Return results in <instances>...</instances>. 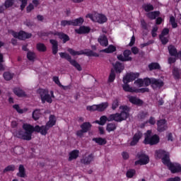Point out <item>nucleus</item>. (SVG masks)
I'll return each instance as SVG.
<instances>
[{
    "instance_id": "nucleus-1",
    "label": "nucleus",
    "mask_w": 181,
    "mask_h": 181,
    "mask_svg": "<svg viewBox=\"0 0 181 181\" xmlns=\"http://www.w3.org/2000/svg\"><path fill=\"white\" fill-rule=\"evenodd\" d=\"M54 125H56V117L51 115L49 117V121L47 122L45 126L40 127L37 125L33 127L30 124H24L23 125V129L25 132L20 130L16 133V136L21 139H24L25 141H30V139H32V134H33V132H40L41 135H46L49 129L54 127Z\"/></svg>"
},
{
    "instance_id": "nucleus-2",
    "label": "nucleus",
    "mask_w": 181,
    "mask_h": 181,
    "mask_svg": "<svg viewBox=\"0 0 181 181\" xmlns=\"http://www.w3.org/2000/svg\"><path fill=\"white\" fill-rule=\"evenodd\" d=\"M120 114L116 113L110 115L107 118L106 116H102L99 120H96L95 124H99V125H105L107 121H116L117 122H121V121H124L128 117H129V107L128 106H120L119 107Z\"/></svg>"
},
{
    "instance_id": "nucleus-3",
    "label": "nucleus",
    "mask_w": 181,
    "mask_h": 181,
    "mask_svg": "<svg viewBox=\"0 0 181 181\" xmlns=\"http://www.w3.org/2000/svg\"><path fill=\"white\" fill-rule=\"evenodd\" d=\"M156 156L159 158H162L163 163L168 166L172 173H178V172H181V166L179 163H170L169 153L163 150H158L156 151Z\"/></svg>"
},
{
    "instance_id": "nucleus-4",
    "label": "nucleus",
    "mask_w": 181,
    "mask_h": 181,
    "mask_svg": "<svg viewBox=\"0 0 181 181\" xmlns=\"http://www.w3.org/2000/svg\"><path fill=\"white\" fill-rule=\"evenodd\" d=\"M134 84H136L137 87H148V86L151 84L153 88H156L157 87H163V81H162V80L156 79L153 78H146L144 79H137L136 81H134Z\"/></svg>"
},
{
    "instance_id": "nucleus-5",
    "label": "nucleus",
    "mask_w": 181,
    "mask_h": 181,
    "mask_svg": "<svg viewBox=\"0 0 181 181\" xmlns=\"http://www.w3.org/2000/svg\"><path fill=\"white\" fill-rule=\"evenodd\" d=\"M38 94L40 95L42 103H48L52 104L53 99L54 98V93L53 90L49 91L47 89H39L37 90Z\"/></svg>"
},
{
    "instance_id": "nucleus-6",
    "label": "nucleus",
    "mask_w": 181,
    "mask_h": 181,
    "mask_svg": "<svg viewBox=\"0 0 181 181\" xmlns=\"http://www.w3.org/2000/svg\"><path fill=\"white\" fill-rule=\"evenodd\" d=\"M144 144L145 145H156V144H159V136L154 134L152 136V131L151 130H148L145 134H144Z\"/></svg>"
},
{
    "instance_id": "nucleus-7",
    "label": "nucleus",
    "mask_w": 181,
    "mask_h": 181,
    "mask_svg": "<svg viewBox=\"0 0 181 181\" xmlns=\"http://www.w3.org/2000/svg\"><path fill=\"white\" fill-rule=\"evenodd\" d=\"M86 18H89L92 22H97L98 23H105V22L107 21V16H105V15L98 13L87 14Z\"/></svg>"
},
{
    "instance_id": "nucleus-8",
    "label": "nucleus",
    "mask_w": 181,
    "mask_h": 181,
    "mask_svg": "<svg viewBox=\"0 0 181 181\" xmlns=\"http://www.w3.org/2000/svg\"><path fill=\"white\" fill-rule=\"evenodd\" d=\"M68 52L72 56H80L81 54H86V56H91L93 57H98V56H100V54L91 51L90 49H85V50H81V51L77 52L71 48H69Z\"/></svg>"
},
{
    "instance_id": "nucleus-9",
    "label": "nucleus",
    "mask_w": 181,
    "mask_h": 181,
    "mask_svg": "<svg viewBox=\"0 0 181 181\" xmlns=\"http://www.w3.org/2000/svg\"><path fill=\"white\" fill-rule=\"evenodd\" d=\"M84 23V18L80 17L75 20L66 21L64 20L61 22L62 26H80Z\"/></svg>"
},
{
    "instance_id": "nucleus-10",
    "label": "nucleus",
    "mask_w": 181,
    "mask_h": 181,
    "mask_svg": "<svg viewBox=\"0 0 181 181\" xmlns=\"http://www.w3.org/2000/svg\"><path fill=\"white\" fill-rule=\"evenodd\" d=\"M11 35L16 37V39H19L20 40H26V39H30L32 37V34L29 33H26L25 31H20L18 33L15 31H10Z\"/></svg>"
},
{
    "instance_id": "nucleus-11",
    "label": "nucleus",
    "mask_w": 181,
    "mask_h": 181,
    "mask_svg": "<svg viewBox=\"0 0 181 181\" xmlns=\"http://www.w3.org/2000/svg\"><path fill=\"white\" fill-rule=\"evenodd\" d=\"M59 56L60 57H62V59H66V60H68V62H69V63H71V64L74 66V67H76V69H77L78 71H81V66L78 64V63H77V62H76V60L71 59V57L69 55V54L60 52Z\"/></svg>"
},
{
    "instance_id": "nucleus-12",
    "label": "nucleus",
    "mask_w": 181,
    "mask_h": 181,
    "mask_svg": "<svg viewBox=\"0 0 181 181\" xmlns=\"http://www.w3.org/2000/svg\"><path fill=\"white\" fill-rule=\"evenodd\" d=\"M139 160L135 161V165H143L149 163V157L144 153L137 155Z\"/></svg>"
},
{
    "instance_id": "nucleus-13",
    "label": "nucleus",
    "mask_w": 181,
    "mask_h": 181,
    "mask_svg": "<svg viewBox=\"0 0 181 181\" xmlns=\"http://www.w3.org/2000/svg\"><path fill=\"white\" fill-rule=\"evenodd\" d=\"M139 77V74L138 73H129L123 78V83H131Z\"/></svg>"
},
{
    "instance_id": "nucleus-14",
    "label": "nucleus",
    "mask_w": 181,
    "mask_h": 181,
    "mask_svg": "<svg viewBox=\"0 0 181 181\" xmlns=\"http://www.w3.org/2000/svg\"><path fill=\"white\" fill-rule=\"evenodd\" d=\"M168 35H169V29L165 28L163 30L161 35H160V40H161L163 45H166L169 42L168 39Z\"/></svg>"
},
{
    "instance_id": "nucleus-15",
    "label": "nucleus",
    "mask_w": 181,
    "mask_h": 181,
    "mask_svg": "<svg viewBox=\"0 0 181 181\" xmlns=\"http://www.w3.org/2000/svg\"><path fill=\"white\" fill-rule=\"evenodd\" d=\"M158 132H163L168 129V124H166V120L160 119L157 122Z\"/></svg>"
},
{
    "instance_id": "nucleus-16",
    "label": "nucleus",
    "mask_w": 181,
    "mask_h": 181,
    "mask_svg": "<svg viewBox=\"0 0 181 181\" xmlns=\"http://www.w3.org/2000/svg\"><path fill=\"white\" fill-rule=\"evenodd\" d=\"M127 98L132 104H134L135 105H142L144 104V101L132 95H127Z\"/></svg>"
},
{
    "instance_id": "nucleus-17",
    "label": "nucleus",
    "mask_w": 181,
    "mask_h": 181,
    "mask_svg": "<svg viewBox=\"0 0 181 181\" xmlns=\"http://www.w3.org/2000/svg\"><path fill=\"white\" fill-rule=\"evenodd\" d=\"M141 138H142V133H141L140 132H138L134 134L133 139L130 143V145L132 146H135L136 144H138V142H139V139H141Z\"/></svg>"
},
{
    "instance_id": "nucleus-18",
    "label": "nucleus",
    "mask_w": 181,
    "mask_h": 181,
    "mask_svg": "<svg viewBox=\"0 0 181 181\" xmlns=\"http://www.w3.org/2000/svg\"><path fill=\"white\" fill-rule=\"evenodd\" d=\"M91 30L90 27L87 26H81L78 29H76L75 32L78 35H83V33H89Z\"/></svg>"
},
{
    "instance_id": "nucleus-19",
    "label": "nucleus",
    "mask_w": 181,
    "mask_h": 181,
    "mask_svg": "<svg viewBox=\"0 0 181 181\" xmlns=\"http://www.w3.org/2000/svg\"><path fill=\"white\" fill-rule=\"evenodd\" d=\"M78 155H80V151L78 150H74L71 151L69 154L68 160L71 162V160H74V159H77L78 158Z\"/></svg>"
},
{
    "instance_id": "nucleus-20",
    "label": "nucleus",
    "mask_w": 181,
    "mask_h": 181,
    "mask_svg": "<svg viewBox=\"0 0 181 181\" xmlns=\"http://www.w3.org/2000/svg\"><path fill=\"white\" fill-rule=\"evenodd\" d=\"M54 35V36H58L59 39L63 40L64 43H66V42H69L70 40V38L68 37V35L63 33H55Z\"/></svg>"
},
{
    "instance_id": "nucleus-21",
    "label": "nucleus",
    "mask_w": 181,
    "mask_h": 181,
    "mask_svg": "<svg viewBox=\"0 0 181 181\" xmlns=\"http://www.w3.org/2000/svg\"><path fill=\"white\" fill-rule=\"evenodd\" d=\"M93 160H94V156H93V154H90L89 156L84 157L81 160V163H84V165H88V164L91 163V162H93Z\"/></svg>"
},
{
    "instance_id": "nucleus-22",
    "label": "nucleus",
    "mask_w": 181,
    "mask_h": 181,
    "mask_svg": "<svg viewBox=\"0 0 181 181\" xmlns=\"http://www.w3.org/2000/svg\"><path fill=\"white\" fill-rule=\"evenodd\" d=\"M98 42L100 43V45H101V46H108V39L107 38V37H105V35H101L100 37H99Z\"/></svg>"
},
{
    "instance_id": "nucleus-23",
    "label": "nucleus",
    "mask_w": 181,
    "mask_h": 181,
    "mask_svg": "<svg viewBox=\"0 0 181 181\" xmlns=\"http://www.w3.org/2000/svg\"><path fill=\"white\" fill-rule=\"evenodd\" d=\"M91 127H92V125H91V123H90V122H84L83 124H82L81 125V129L85 133L88 132V131H90V129H91Z\"/></svg>"
},
{
    "instance_id": "nucleus-24",
    "label": "nucleus",
    "mask_w": 181,
    "mask_h": 181,
    "mask_svg": "<svg viewBox=\"0 0 181 181\" xmlns=\"http://www.w3.org/2000/svg\"><path fill=\"white\" fill-rule=\"evenodd\" d=\"M124 84L122 85V88L124 91H127L128 93H135V90L136 88H132L131 86H129V85L128 84V83H124Z\"/></svg>"
},
{
    "instance_id": "nucleus-25",
    "label": "nucleus",
    "mask_w": 181,
    "mask_h": 181,
    "mask_svg": "<svg viewBox=\"0 0 181 181\" xmlns=\"http://www.w3.org/2000/svg\"><path fill=\"white\" fill-rule=\"evenodd\" d=\"M107 107H108V103L107 102L102 103L99 105H97L98 111H99L100 112L105 111V110H107Z\"/></svg>"
},
{
    "instance_id": "nucleus-26",
    "label": "nucleus",
    "mask_w": 181,
    "mask_h": 181,
    "mask_svg": "<svg viewBox=\"0 0 181 181\" xmlns=\"http://www.w3.org/2000/svg\"><path fill=\"white\" fill-rule=\"evenodd\" d=\"M50 43L52 45V53L57 54L58 52L57 41L54 40H50Z\"/></svg>"
},
{
    "instance_id": "nucleus-27",
    "label": "nucleus",
    "mask_w": 181,
    "mask_h": 181,
    "mask_svg": "<svg viewBox=\"0 0 181 181\" xmlns=\"http://www.w3.org/2000/svg\"><path fill=\"white\" fill-rule=\"evenodd\" d=\"M113 66L116 73H121V71L124 70V65L119 62H116V64Z\"/></svg>"
},
{
    "instance_id": "nucleus-28",
    "label": "nucleus",
    "mask_w": 181,
    "mask_h": 181,
    "mask_svg": "<svg viewBox=\"0 0 181 181\" xmlns=\"http://www.w3.org/2000/svg\"><path fill=\"white\" fill-rule=\"evenodd\" d=\"M18 173H17V175L20 177H25L26 176V173L25 172V167H23V165H21L18 168Z\"/></svg>"
},
{
    "instance_id": "nucleus-29",
    "label": "nucleus",
    "mask_w": 181,
    "mask_h": 181,
    "mask_svg": "<svg viewBox=\"0 0 181 181\" xmlns=\"http://www.w3.org/2000/svg\"><path fill=\"white\" fill-rule=\"evenodd\" d=\"M42 116V112H40V110H35L33 112V118L35 119V121H37L39 118Z\"/></svg>"
},
{
    "instance_id": "nucleus-30",
    "label": "nucleus",
    "mask_w": 181,
    "mask_h": 181,
    "mask_svg": "<svg viewBox=\"0 0 181 181\" xmlns=\"http://www.w3.org/2000/svg\"><path fill=\"white\" fill-rule=\"evenodd\" d=\"M93 141H94V142H95L98 145H105V144H107V140L101 137L95 138L93 139Z\"/></svg>"
},
{
    "instance_id": "nucleus-31",
    "label": "nucleus",
    "mask_w": 181,
    "mask_h": 181,
    "mask_svg": "<svg viewBox=\"0 0 181 181\" xmlns=\"http://www.w3.org/2000/svg\"><path fill=\"white\" fill-rule=\"evenodd\" d=\"M160 14V13L159 11H153V12H150L147 14L148 18H149V19H156V18H158V16H159V15Z\"/></svg>"
},
{
    "instance_id": "nucleus-32",
    "label": "nucleus",
    "mask_w": 181,
    "mask_h": 181,
    "mask_svg": "<svg viewBox=\"0 0 181 181\" xmlns=\"http://www.w3.org/2000/svg\"><path fill=\"white\" fill-rule=\"evenodd\" d=\"M13 93L16 94V95H18V97L25 96V92H23V90L19 88H15L13 89Z\"/></svg>"
},
{
    "instance_id": "nucleus-33",
    "label": "nucleus",
    "mask_w": 181,
    "mask_h": 181,
    "mask_svg": "<svg viewBox=\"0 0 181 181\" xmlns=\"http://www.w3.org/2000/svg\"><path fill=\"white\" fill-rule=\"evenodd\" d=\"M131 51L130 50H125L123 53V55L124 57V59H126V62H131L132 60V57H129L131 56Z\"/></svg>"
},
{
    "instance_id": "nucleus-34",
    "label": "nucleus",
    "mask_w": 181,
    "mask_h": 181,
    "mask_svg": "<svg viewBox=\"0 0 181 181\" xmlns=\"http://www.w3.org/2000/svg\"><path fill=\"white\" fill-rule=\"evenodd\" d=\"M136 173V171L134 169H130V170H127V172L126 173V176L129 179H131V178L134 177V176H135Z\"/></svg>"
},
{
    "instance_id": "nucleus-35",
    "label": "nucleus",
    "mask_w": 181,
    "mask_h": 181,
    "mask_svg": "<svg viewBox=\"0 0 181 181\" xmlns=\"http://www.w3.org/2000/svg\"><path fill=\"white\" fill-rule=\"evenodd\" d=\"M116 48L113 45H110L107 48L101 50L100 52H105V53H113V52H115Z\"/></svg>"
},
{
    "instance_id": "nucleus-36",
    "label": "nucleus",
    "mask_w": 181,
    "mask_h": 181,
    "mask_svg": "<svg viewBox=\"0 0 181 181\" xmlns=\"http://www.w3.org/2000/svg\"><path fill=\"white\" fill-rule=\"evenodd\" d=\"M27 57L28 60H30V62H34L36 59V54L33 52H28L27 53Z\"/></svg>"
},
{
    "instance_id": "nucleus-37",
    "label": "nucleus",
    "mask_w": 181,
    "mask_h": 181,
    "mask_svg": "<svg viewBox=\"0 0 181 181\" xmlns=\"http://www.w3.org/2000/svg\"><path fill=\"white\" fill-rule=\"evenodd\" d=\"M106 129L108 132L115 131V129H117V125H115V124L110 123L107 125Z\"/></svg>"
},
{
    "instance_id": "nucleus-38",
    "label": "nucleus",
    "mask_w": 181,
    "mask_h": 181,
    "mask_svg": "<svg viewBox=\"0 0 181 181\" xmlns=\"http://www.w3.org/2000/svg\"><path fill=\"white\" fill-rule=\"evenodd\" d=\"M143 8L146 12H149L151 11H153V6L151 4H144Z\"/></svg>"
},
{
    "instance_id": "nucleus-39",
    "label": "nucleus",
    "mask_w": 181,
    "mask_h": 181,
    "mask_svg": "<svg viewBox=\"0 0 181 181\" xmlns=\"http://www.w3.org/2000/svg\"><path fill=\"white\" fill-rule=\"evenodd\" d=\"M148 68L150 70H157L158 69H160V66L158 63H151L148 65Z\"/></svg>"
},
{
    "instance_id": "nucleus-40",
    "label": "nucleus",
    "mask_w": 181,
    "mask_h": 181,
    "mask_svg": "<svg viewBox=\"0 0 181 181\" xmlns=\"http://www.w3.org/2000/svg\"><path fill=\"white\" fill-rule=\"evenodd\" d=\"M148 124H150V125H155V124H156V120H155V118L151 117L149 119L148 122H146L144 123V124L141 126V127L144 128V127H145V125H148Z\"/></svg>"
},
{
    "instance_id": "nucleus-41",
    "label": "nucleus",
    "mask_w": 181,
    "mask_h": 181,
    "mask_svg": "<svg viewBox=\"0 0 181 181\" xmlns=\"http://www.w3.org/2000/svg\"><path fill=\"white\" fill-rule=\"evenodd\" d=\"M13 77V74L10 72H5L4 74V78L7 81H9V80H12Z\"/></svg>"
},
{
    "instance_id": "nucleus-42",
    "label": "nucleus",
    "mask_w": 181,
    "mask_h": 181,
    "mask_svg": "<svg viewBox=\"0 0 181 181\" xmlns=\"http://www.w3.org/2000/svg\"><path fill=\"white\" fill-rule=\"evenodd\" d=\"M115 80V71H114V70H112L109 76L108 82L112 83L114 82Z\"/></svg>"
},
{
    "instance_id": "nucleus-43",
    "label": "nucleus",
    "mask_w": 181,
    "mask_h": 181,
    "mask_svg": "<svg viewBox=\"0 0 181 181\" xmlns=\"http://www.w3.org/2000/svg\"><path fill=\"white\" fill-rule=\"evenodd\" d=\"M37 49L39 52H46V46L42 43H38L37 45Z\"/></svg>"
},
{
    "instance_id": "nucleus-44",
    "label": "nucleus",
    "mask_w": 181,
    "mask_h": 181,
    "mask_svg": "<svg viewBox=\"0 0 181 181\" xmlns=\"http://www.w3.org/2000/svg\"><path fill=\"white\" fill-rule=\"evenodd\" d=\"M15 4V0H6L4 4L5 8H11Z\"/></svg>"
},
{
    "instance_id": "nucleus-45",
    "label": "nucleus",
    "mask_w": 181,
    "mask_h": 181,
    "mask_svg": "<svg viewBox=\"0 0 181 181\" xmlns=\"http://www.w3.org/2000/svg\"><path fill=\"white\" fill-rule=\"evenodd\" d=\"M173 74L175 78H179V77H180V72L179 71V69L174 68L173 71Z\"/></svg>"
},
{
    "instance_id": "nucleus-46",
    "label": "nucleus",
    "mask_w": 181,
    "mask_h": 181,
    "mask_svg": "<svg viewBox=\"0 0 181 181\" xmlns=\"http://www.w3.org/2000/svg\"><path fill=\"white\" fill-rule=\"evenodd\" d=\"M13 107L14 108V110H16L17 111V112H18L19 114H23L25 112V111L26 110H23L22 109H21V107H19V105H14L13 106Z\"/></svg>"
},
{
    "instance_id": "nucleus-47",
    "label": "nucleus",
    "mask_w": 181,
    "mask_h": 181,
    "mask_svg": "<svg viewBox=\"0 0 181 181\" xmlns=\"http://www.w3.org/2000/svg\"><path fill=\"white\" fill-rule=\"evenodd\" d=\"M149 91V88H142L139 89H135L134 93H148Z\"/></svg>"
},
{
    "instance_id": "nucleus-48",
    "label": "nucleus",
    "mask_w": 181,
    "mask_h": 181,
    "mask_svg": "<svg viewBox=\"0 0 181 181\" xmlns=\"http://www.w3.org/2000/svg\"><path fill=\"white\" fill-rule=\"evenodd\" d=\"M13 170H15V165H8L7 166L4 172H13Z\"/></svg>"
},
{
    "instance_id": "nucleus-49",
    "label": "nucleus",
    "mask_w": 181,
    "mask_h": 181,
    "mask_svg": "<svg viewBox=\"0 0 181 181\" xmlns=\"http://www.w3.org/2000/svg\"><path fill=\"white\" fill-rule=\"evenodd\" d=\"M88 111H98L97 105H93L92 106H87Z\"/></svg>"
},
{
    "instance_id": "nucleus-50",
    "label": "nucleus",
    "mask_w": 181,
    "mask_h": 181,
    "mask_svg": "<svg viewBox=\"0 0 181 181\" xmlns=\"http://www.w3.org/2000/svg\"><path fill=\"white\" fill-rule=\"evenodd\" d=\"M14 152L16 153V155H21L22 152H23V148L22 147H16L14 148Z\"/></svg>"
},
{
    "instance_id": "nucleus-51",
    "label": "nucleus",
    "mask_w": 181,
    "mask_h": 181,
    "mask_svg": "<svg viewBox=\"0 0 181 181\" xmlns=\"http://www.w3.org/2000/svg\"><path fill=\"white\" fill-rule=\"evenodd\" d=\"M175 17L173 16H171L170 18V22L173 26V28H177V24L176 23V22L175 21Z\"/></svg>"
},
{
    "instance_id": "nucleus-52",
    "label": "nucleus",
    "mask_w": 181,
    "mask_h": 181,
    "mask_svg": "<svg viewBox=\"0 0 181 181\" xmlns=\"http://www.w3.org/2000/svg\"><path fill=\"white\" fill-rule=\"evenodd\" d=\"M33 9H35V6H33V4H30L26 8L27 13H29L32 12V11H33Z\"/></svg>"
},
{
    "instance_id": "nucleus-53",
    "label": "nucleus",
    "mask_w": 181,
    "mask_h": 181,
    "mask_svg": "<svg viewBox=\"0 0 181 181\" xmlns=\"http://www.w3.org/2000/svg\"><path fill=\"white\" fill-rule=\"evenodd\" d=\"M26 5H28V0H21V11H23L25 9V8L26 7Z\"/></svg>"
},
{
    "instance_id": "nucleus-54",
    "label": "nucleus",
    "mask_w": 181,
    "mask_h": 181,
    "mask_svg": "<svg viewBox=\"0 0 181 181\" xmlns=\"http://www.w3.org/2000/svg\"><path fill=\"white\" fill-rule=\"evenodd\" d=\"M118 105H119V102L118 101V100H115L112 103V110H115Z\"/></svg>"
},
{
    "instance_id": "nucleus-55",
    "label": "nucleus",
    "mask_w": 181,
    "mask_h": 181,
    "mask_svg": "<svg viewBox=\"0 0 181 181\" xmlns=\"http://www.w3.org/2000/svg\"><path fill=\"white\" fill-rule=\"evenodd\" d=\"M84 134H86V132L83 131L82 129L76 132V135L79 136V138L83 136Z\"/></svg>"
},
{
    "instance_id": "nucleus-56",
    "label": "nucleus",
    "mask_w": 181,
    "mask_h": 181,
    "mask_svg": "<svg viewBox=\"0 0 181 181\" xmlns=\"http://www.w3.org/2000/svg\"><path fill=\"white\" fill-rule=\"evenodd\" d=\"M156 32H158V27L155 26V27H153L152 32H151L153 37H156Z\"/></svg>"
},
{
    "instance_id": "nucleus-57",
    "label": "nucleus",
    "mask_w": 181,
    "mask_h": 181,
    "mask_svg": "<svg viewBox=\"0 0 181 181\" xmlns=\"http://www.w3.org/2000/svg\"><path fill=\"white\" fill-rule=\"evenodd\" d=\"M118 60H120V62H126L127 59H125V57L122 54H119L117 56Z\"/></svg>"
},
{
    "instance_id": "nucleus-58",
    "label": "nucleus",
    "mask_w": 181,
    "mask_h": 181,
    "mask_svg": "<svg viewBox=\"0 0 181 181\" xmlns=\"http://www.w3.org/2000/svg\"><path fill=\"white\" fill-rule=\"evenodd\" d=\"M53 81L55 82V84H57L58 86H60V81L59 80V77L54 76L53 77Z\"/></svg>"
},
{
    "instance_id": "nucleus-59",
    "label": "nucleus",
    "mask_w": 181,
    "mask_h": 181,
    "mask_svg": "<svg viewBox=\"0 0 181 181\" xmlns=\"http://www.w3.org/2000/svg\"><path fill=\"white\" fill-rule=\"evenodd\" d=\"M132 52L134 53V54H138V53H139V50L136 47L132 48Z\"/></svg>"
},
{
    "instance_id": "nucleus-60",
    "label": "nucleus",
    "mask_w": 181,
    "mask_h": 181,
    "mask_svg": "<svg viewBox=\"0 0 181 181\" xmlns=\"http://www.w3.org/2000/svg\"><path fill=\"white\" fill-rule=\"evenodd\" d=\"M134 43H135V37L133 35L132 37V39H131V41H130L129 45V46H134Z\"/></svg>"
},
{
    "instance_id": "nucleus-61",
    "label": "nucleus",
    "mask_w": 181,
    "mask_h": 181,
    "mask_svg": "<svg viewBox=\"0 0 181 181\" xmlns=\"http://www.w3.org/2000/svg\"><path fill=\"white\" fill-rule=\"evenodd\" d=\"M122 158L124 159H128L129 158V155L127 152H123L122 153Z\"/></svg>"
},
{
    "instance_id": "nucleus-62",
    "label": "nucleus",
    "mask_w": 181,
    "mask_h": 181,
    "mask_svg": "<svg viewBox=\"0 0 181 181\" xmlns=\"http://www.w3.org/2000/svg\"><path fill=\"white\" fill-rule=\"evenodd\" d=\"M175 62H176V59L173 58V57H170L168 59V63L169 64H172V63H175Z\"/></svg>"
},
{
    "instance_id": "nucleus-63",
    "label": "nucleus",
    "mask_w": 181,
    "mask_h": 181,
    "mask_svg": "<svg viewBox=\"0 0 181 181\" xmlns=\"http://www.w3.org/2000/svg\"><path fill=\"white\" fill-rule=\"evenodd\" d=\"M39 0H33V5L34 7H36L39 5Z\"/></svg>"
},
{
    "instance_id": "nucleus-64",
    "label": "nucleus",
    "mask_w": 181,
    "mask_h": 181,
    "mask_svg": "<svg viewBox=\"0 0 181 181\" xmlns=\"http://www.w3.org/2000/svg\"><path fill=\"white\" fill-rule=\"evenodd\" d=\"M148 115V113L142 112L141 114L139 115V117L141 119H144Z\"/></svg>"
}]
</instances>
